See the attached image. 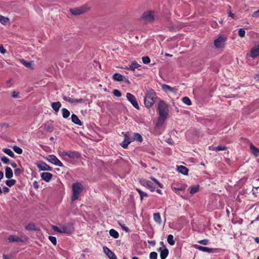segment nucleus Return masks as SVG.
<instances>
[{"instance_id": "12", "label": "nucleus", "mask_w": 259, "mask_h": 259, "mask_svg": "<svg viewBox=\"0 0 259 259\" xmlns=\"http://www.w3.org/2000/svg\"><path fill=\"white\" fill-rule=\"evenodd\" d=\"M26 240V238L24 237H20L16 235H10L7 240L9 243H12L14 242H21L25 241Z\"/></svg>"}, {"instance_id": "4", "label": "nucleus", "mask_w": 259, "mask_h": 259, "mask_svg": "<svg viewBox=\"0 0 259 259\" xmlns=\"http://www.w3.org/2000/svg\"><path fill=\"white\" fill-rule=\"evenodd\" d=\"M159 115L161 116L168 115V106L163 100H160L158 105Z\"/></svg>"}, {"instance_id": "61", "label": "nucleus", "mask_w": 259, "mask_h": 259, "mask_svg": "<svg viewBox=\"0 0 259 259\" xmlns=\"http://www.w3.org/2000/svg\"><path fill=\"white\" fill-rule=\"evenodd\" d=\"M120 226L126 232L128 231V228L125 226L124 225H121V224H119Z\"/></svg>"}, {"instance_id": "34", "label": "nucleus", "mask_w": 259, "mask_h": 259, "mask_svg": "<svg viewBox=\"0 0 259 259\" xmlns=\"http://www.w3.org/2000/svg\"><path fill=\"white\" fill-rule=\"evenodd\" d=\"M109 234L110 236L113 237L115 239H117L119 237V233L115 230L112 229L109 231Z\"/></svg>"}, {"instance_id": "24", "label": "nucleus", "mask_w": 259, "mask_h": 259, "mask_svg": "<svg viewBox=\"0 0 259 259\" xmlns=\"http://www.w3.org/2000/svg\"><path fill=\"white\" fill-rule=\"evenodd\" d=\"M145 186H147L151 192L155 191V187L153 186V184L150 181H146L143 184Z\"/></svg>"}, {"instance_id": "7", "label": "nucleus", "mask_w": 259, "mask_h": 259, "mask_svg": "<svg viewBox=\"0 0 259 259\" xmlns=\"http://www.w3.org/2000/svg\"><path fill=\"white\" fill-rule=\"evenodd\" d=\"M87 11V8L86 6H84L70 9V13L73 15H77L83 14Z\"/></svg>"}, {"instance_id": "18", "label": "nucleus", "mask_w": 259, "mask_h": 259, "mask_svg": "<svg viewBox=\"0 0 259 259\" xmlns=\"http://www.w3.org/2000/svg\"><path fill=\"white\" fill-rule=\"evenodd\" d=\"M54 126L53 124V122L51 121H47L45 124V130L49 132H52L53 131Z\"/></svg>"}, {"instance_id": "37", "label": "nucleus", "mask_w": 259, "mask_h": 259, "mask_svg": "<svg viewBox=\"0 0 259 259\" xmlns=\"http://www.w3.org/2000/svg\"><path fill=\"white\" fill-rule=\"evenodd\" d=\"M61 111L62 112V116L64 118H67L69 116L70 113L68 109L62 108Z\"/></svg>"}, {"instance_id": "11", "label": "nucleus", "mask_w": 259, "mask_h": 259, "mask_svg": "<svg viewBox=\"0 0 259 259\" xmlns=\"http://www.w3.org/2000/svg\"><path fill=\"white\" fill-rule=\"evenodd\" d=\"M61 156L65 159V156H68L71 158H78L80 157V154L76 151H64L62 152Z\"/></svg>"}, {"instance_id": "19", "label": "nucleus", "mask_w": 259, "mask_h": 259, "mask_svg": "<svg viewBox=\"0 0 259 259\" xmlns=\"http://www.w3.org/2000/svg\"><path fill=\"white\" fill-rule=\"evenodd\" d=\"M71 121L74 124H76L78 125H82V122L78 118V117H77V116L76 115H75L74 114H72L71 115Z\"/></svg>"}, {"instance_id": "43", "label": "nucleus", "mask_w": 259, "mask_h": 259, "mask_svg": "<svg viewBox=\"0 0 259 259\" xmlns=\"http://www.w3.org/2000/svg\"><path fill=\"white\" fill-rule=\"evenodd\" d=\"M198 189H199V186L198 185L192 187L191 188V190H190V193L191 194H193L195 193L196 192H197L198 191Z\"/></svg>"}, {"instance_id": "25", "label": "nucleus", "mask_w": 259, "mask_h": 259, "mask_svg": "<svg viewBox=\"0 0 259 259\" xmlns=\"http://www.w3.org/2000/svg\"><path fill=\"white\" fill-rule=\"evenodd\" d=\"M13 173L12 169L10 167H6L5 169V176L7 179H11L13 177Z\"/></svg>"}, {"instance_id": "16", "label": "nucleus", "mask_w": 259, "mask_h": 259, "mask_svg": "<svg viewBox=\"0 0 259 259\" xmlns=\"http://www.w3.org/2000/svg\"><path fill=\"white\" fill-rule=\"evenodd\" d=\"M194 246H195V248H196L199 250H201L202 251H203V252H213V250H214V249H213V248H209L207 247L202 246H200L198 245H195Z\"/></svg>"}, {"instance_id": "32", "label": "nucleus", "mask_w": 259, "mask_h": 259, "mask_svg": "<svg viewBox=\"0 0 259 259\" xmlns=\"http://www.w3.org/2000/svg\"><path fill=\"white\" fill-rule=\"evenodd\" d=\"M140 65L137 63L136 61H133L131 65L130 66L129 68H127V69H130L132 71H135L136 68H138Z\"/></svg>"}, {"instance_id": "23", "label": "nucleus", "mask_w": 259, "mask_h": 259, "mask_svg": "<svg viewBox=\"0 0 259 259\" xmlns=\"http://www.w3.org/2000/svg\"><path fill=\"white\" fill-rule=\"evenodd\" d=\"M112 79L117 81H122L124 80V76L118 73H114L112 76Z\"/></svg>"}, {"instance_id": "20", "label": "nucleus", "mask_w": 259, "mask_h": 259, "mask_svg": "<svg viewBox=\"0 0 259 259\" xmlns=\"http://www.w3.org/2000/svg\"><path fill=\"white\" fill-rule=\"evenodd\" d=\"M162 89L165 92H167L168 91H169L170 92H172L173 93H176L177 91V89L176 88H171L168 85L163 84L161 85Z\"/></svg>"}, {"instance_id": "1", "label": "nucleus", "mask_w": 259, "mask_h": 259, "mask_svg": "<svg viewBox=\"0 0 259 259\" xmlns=\"http://www.w3.org/2000/svg\"><path fill=\"white\" fill-rule=\"evenodd\" d=\"M157 97L155 91L152 89L147 91L144 99V104L147 108H150L155 103Z\"/></svg>"}, {"instance_id": "49", "label": "nucleus", "mask_w": 259, "mask_h": 259, "mask_svg": "<svg viewBox=\"0 0 259 259\" xmlns=\"http://www.w3.org/2000/svg\"><path fill=\"white\" fill-rule=\"evenodd\" d=\"M113 94L115 96L117 97H120L121 96V92L117 89H115L113 90Z\"/></svg>"}, {"instance_id": "47", "label": "nucleus", "mask_w": 259, "mask_h": 259, "mask_svg": "<svg viewBox=\"0 0 259 259\" xmlns=\"http://www.w3.org/2000/svg\"><path fill=\"white\" fill-rule=\"evenodd\" d=\"M245 34V31L244 30V29L241 28V29H239L238 35L240 37H244Z\"/></svg>"}, {"instance_id": "36", "label": "nucleus", "mask_w": 259, "mask_h": 259, "mask_svg": "<svg viewBox=\"0 0 259 259\" xmlns=\"http://www.w3.org/2000/svg\"><path fill=\"white\" fill-rule=\"evenodd\" d=\"M3 151L5 152L6 154H8L10 157L14 158L15 155L11 149L8 148H4L3 149Z\"/></svg>"}, {"instance_id": "35", "label": "nucleus", "mask_w": 259, "mask_h": 259, "mask_svg": "<svg viewBox=\"0 0 259 259\" xmlns=\"http://www.w3.org/2000/svg\"><path fill=\"white\" fill-rule=\"evenodd\" d=\"M167 241L168 244L170 245H174L175 243V241L174 239V236L171 234H169L167 236Z\"/></svg>"}, {"instance_id": "15", "label": "nucleus", "mask_w": 259, "mask_h": 259, "mask_svg": "<svg viewBox=\"0 0 259 259\" xmlns=\"http://www.w3.org/2000/svg\"><path fill=\"white\" fill-rule=\"evenodd\" d=\"M250 56L252 58H255L259 56V45L251 49Z\"/></svg>"}, {"instance_id": "8", "label": "nucleus", "mask_w": 259, "mask_h": 259, "mask_svg": "<svg viewBox=\"0 0 259 259\" xmlns=\"http://www.w3.org/2000/svg\"><path fill=\"white\" fill-rule=\"evenodd\" d=\"M46 159L48 161H49L50 162H51L56 165H57V166H59L60 167L63 166V163L54 155H49L48 157L46 158Z\"/></svg>"}, {"instance_id": "17", "label": "nucleus", "mask_w": 259, "mask_h": 259, "mask_svg": "<svg viewBox=\"0 0 259 259\" xmlns=\"http://www.w3.org/2000/svg\"><path fill=\"white\" fill-rule=\"evenodd\" d=\"M52 177L53 175L50 172H44L41 174V179L47 182H49Z\"/></svg>"}, {"instance_id": "28", "label": "nucleus", "mask_w": 259, "mask_h": 259, "mask_svg": "<svg viewBox=\"0 0 259 259\" xmlns=\"http://www.w3.org/2000/svg\"><path fill=\"white\" fill-rule=\"evenodd\" d=\"M25 228L26 230L29 231H36L37 230V227L33 223H29Z\"/></svg>"}, {"instance_id": "27", "label": "nucleus", "mask_w": 259, "mask_h": 259, "mask_svg": "<svg viewBox=\"0 0 259 259\" xmlns=\"http://www.w3.org/2000/svg\"><path fill=\"white\" fill-rule=\"evenodd\" d=\"M61 107V103L60 102H53L52 103V107L55 112H58Z\"/></svg>"}, {"instance_id": "29", "label": "nucleus", "mask_w": 259, "mask_h": 259, "mask_svg": "<svg viewBox=\"0 0 259 259\" xmlns=\"http://www.w3.org/2000/svg\"><path fill=\"white\" fill-rule=\"evenodd\" d=\"M20 61L27 68L29 69H33L31 62H27L23 59H20Z\"/></svg>"}, {"instance_id": "60", "label": "nucleus", "mask_w": 259, "mask_h": 259, "mask_svg": "<svg viewBox=\"0 0 259 259\" xmlns=\"http://www.w3.org/2000/svg\"><path fill=\"white\" fill-rule=\"evenodd\" d=\"M33 187L36 188V189H37L39 187V185L38 184V183L36 182V181H34L33 183Z\"/></svg>"}, {"instance_id": "56", "label": "nucleus", "mask_w": 259, "mask_h": 259, "mask_svg": "<svg viewBox=\"0 0 259 259\" xmlns=\"http://www.w3.org/2000/svg\"><path fill=\"white\" fill-rule=\"evenodd\" d=\"M0 52L2 54H4L6 52V50L2 45L0 46Z\"/></svg>"}, {"instance_id": "41", "label": "nucleus", "mask_w": 259, "mask_h": 259, "mask_svg": "<svg viewBox=\"0 0 259 259\" xmlns=\"http://www.w3.org/2000/svg\"><path fill=\"white\" fill-rule=\"evenodd\" d=\"M13 149L16 153L19 154H21L23 152L22 149L17 146H13Z\"/></svg>"}, {"instance_id": "57", "label": "nucleus", "mask_w": 259, "mask_h": 259, "mask_svg": "<svg viewBox=\"0 0 259 259\" xmlns=\"http://www.w3.org/2000/svg\"><path fill=\"white\" fill-rule=\"evenodd\" d=\"M174 189L175 190H180V191H182V190H184L185 189V187H184V186H182V187H179V188H174Z\"/></svg>"}, {"instance_id": "42", "label": "nucleus", "mask_w": 259, "mask_h": 259, "mask_svg": "<svg viewBox=\"0 0 259 259\" xmlns=\"http://www.w3.org/2000/svg\"><path fill=\"white\" fill-rule=\"evenodd\" d=\"M23 169L21 168H16L14 170V173L16 176H19L23 172Z\"/></svg>"}, {"instance_id": "48", "label": "nucleus", "mask_w": 259, "mask_h": 259, "mask_svg": "<svg viewBox=\"0 0 259 259\" xmlns=\"http://www.w3.org/2000/svg\"><path fill=\"white\" fill-rule=\"evenodd\" d=\"M50 241L54 245H56L57 244V239L55 237L50 236L49 237Z\"/></svg>"}, {"instance_id": "50", "label": "nucleus", "mask_w": 259, "mask_h": 259, "mask_svg": "<svg viewBox=\"0 0 259 259\" xmlns=\"http://www.w3.org/2000/svg\"><path fill=\"white\" fill-rule=\"evenodd\" d=\"M84 100L83 99H72V101L71 103H83Z\"/></svg>"}, {"instance_id": "58", "label": "nucleus", "mask_w": 259, "mask_h": 259, "mask_svg": "<svg viewBox=\"0 0 259 259\" xmlns=\"http://www.w3.org/2000/svg\"><path fill=\"white\" fill-rule=\"evenodd\" d=\"M253 17H259V10L257 11H256L253 13L252 14Z\"/></svg>"}, {"instance_id": "21", "label": "nucleus", "mask_w": 259, "mask_h": 259, "mask_svg": "<svg viewBox=\"0 0 259 259\" xmlns=\"http://www.w3.org/2000/svg\"><path fill=\"white\" fill-rule=\"evenodd\" d=\"M177 170L180 173L184 175H188L189 170L186 167L184 166L181 165L178 166Z\"/></svg>"}, {"instance_id": "13", "label": "nucleus", "mask_w": 259, "mask_h": 259, "mask_svg": "<svg viewBox=\"0 0 259 259\" xmlns=\"http://www.w3.org/2000/svg\"><path fill=\"white\" fill-rule=\"evenodd\" d=\"M37 166L41 170L51 171L52 170V168L51 166L44 162L37 164Z\"/></svg>"}, {"instance_id": "38", "label": "nucleus", "mask_w": 259, "mask_h": 259, "mask_svg": "<svg viewBox=\"0 0 259 259\" xmlns=\"http://www.w3.org/2000/svg\"><path fill=\"white\" fill-rule=\"evenodd\" d=\"M16 183V181L14 179H10V180H7L6 181V184L8 187H10L14 186Z\"/></svg>"}, {"instance_id": "9", "label": "nucleus", "mask_w": 259, "mask_h": 259, "mask_svg": "<svg viewBox=\"0 0 259 259\" xmlns=\"http://www.w3.org/2000/svg\"><path fill=\"white\" fill-rule=\"evenodd\" d=\"M131 133L130 132H127L124 134V141L121 143V146L124 149H125L127 147L129 144H130L132 141V139L130 138Z\"/></svg>"}, {"instance_id": "54", "label": "nucleus", "mask_w": 259, "mask_h": 259, "mask_svg": "<svg viewBox=\"0 0 259 259\" xmlns=\"http://www.w3.org/2000/svg\"><path fill=\"white\" fill-rule=\"evenodd\" d=\"M18 95H19V93L18 92L14 91L12 92V96L13 98H17L18 96Z\"/></svg>"}, {"instance_id": "39", "label": "nucleus", "mask_w": 259, "mask_h": 259, "mask_svg": "<svg viewBox=\"0 0 259 259\" xmlns=\"http://www.w3.org/2000/svg\"><path fill=\"white\" fill-rule=\"evenodd\" d=\"M182 101L184 103L187 105H191L192 104V102L190 99L187 97H184L182 98Z\"/></svg>"}, {"instance_id": "64", "label": "nucleus", "mask_w": 259, "mask_h": 259, "mask_svg": "<svg viewBox=\"0 0 259 259\" xmlns=\"http://www.w3.org/2000/svg\"><path fill=\"white\" fill-rule=\"evenodd\" d=\"M11 165L13 168H16L17 166V165L15 162H12L11 163Z\"/></svg>"}, {"instance_id": "10", "label": "nucleus", "mask_w": 259, "mask_h": 259, "mask_svg": "<svg viewBox=\"0 0 259 259\" xmlns=\"http://www.w3.org/2000/svg\"><path fill=\"white\" fill-rule=\"evenodd\" d=\"M126 98L132 105L137 109H139V106L136 97L130 93L126 94Z\"/></svg>"}, {"instance_id": "55", "label": "nucleus", "mask_w": 259, "mask_h": 259, "mask_svg": "<svg viewBox=\"0 0 259 259\" xmlns=\"http://www.w3.org/2000/svg\"><path fill=\"white\" fill-rule=\"evenodd\" d=\"M1 126L2 128H7L9 127V124L6 123H2Z\"/></svg>"}, {"instance_id": "22", "label": "nucleus", "mask_w": 259, "mask_h": 259, "mask_svg": "<svg viewBox=\"0 0 259 259\" xmlns=\"http://www.w3.org/2000/svg\"><path fill=\"white\" fill-rule=\"evenodd\" d=\"M250 149L251 153L253 154L255 157L259 156V149L254 146L252 144H250Z\"/></svg>"}, {"instance_id": "5", "label": "nucleus", "mask_w": 259, "mask_h": 259, "mask_svg": "<svg viewBox=\"0 0 259 259\" xmlns=\"http://www.w3.org/2000/svg\"><path fill=\"white\" fill-rule=\"evenodd\" d=\"M227 40V37L224 35H220L219 37L214 41V45L216 48H222L225 46V42Z\"/></svg>"}, {"instance_id": "63", "label": "nucleus", "mask_w": 259, "mask_h": 259, "mask_svg": "<svg viewBox=\"0 0 259 259\" xmlns=\"http://www.w3.org/2000/svg\"><path fill=\"white\" fill-rule=\"evenodd\" d=\"M228 15H229V17H231L232 18H234V16H235V14L233 13H232L230 10L228 11Z\"/></svg>"}, {"instance_id": "59", "label": "nucleus", "mask_w": 259, "mask_h": 259, "mask_svg": "<svg viewBox=\"0 0 259 259\" xmlns=\"http://www.w3.org/2000/svg\"><path fill=\"white\" fill-rule=\"evenodd\" d=\"M148 196V194H147L146 193H145V192H143V194H142V195L141 196L140 199H141V200H143V197H147Z\"/></svg>"}, {"instance_id": "46", "label": "nucleus", "mask_w": 259, "mask_h": 259, "mask_svg": "<svg viewBox=\"0 0 259 259\" xmlns=\"http://www.w3.org/2000/svg\"><path fill=\"white\" fill-rule=\"evenodd\" d=\"M149 258L150 259H157V253L155 251L151 252L150 253Z\"/></svg>"}, {"instance_id": "44", "label": "nucleus", "mask_w": 259, "mask_h": 259, "mask_svg": "<svg viewBox=\"0 0 259 259\" xmlns=\"http://www.w3.org/2000/svg\"><path fill=\"white\" fill-rule=\"evenodd\" d=\"M9 21V19L5 18L4 16H0V22L3 24H6Z\"/></svg>"}, {"instance_id": "31", "label": "nucleus", "mask_w": 259, "mask_h": 259, "mask_svg": "<svg viewBox=\"0 0 259 259\" xmlns=\"http://www.w3.org/2000/svg\"><path fill=\"white\" fill-rule=\"evenodd\" d=\"M133 141H137L140 142H142L143 141V138L142 136L139 133H135L133 138H132Z\"/></svg>"}, {"instance_id": "26", "label": "nucleus", "mask_w": 259, "mask_h": 259, "mask_svg": "<svg viewBox=\"0 0 259 259\" xmlns=\"http://www.w3.org/2000/svg\"><path fill=\"white\" fill-rule=\"evenodd\" d=\"M167 116H161V115H159L157 122L156 123V126H161L162 125L163 123H164V121L166 119Z\"/></svg>"}, {"instance_id": "2", "label": "nucleus", "mask_w": 259, "mask_h": 259, "mask_svg": "<svg viewBox=\"0 0 259 259\" xmlns=\"http://www.w3.org/2000/svg\"><path fill=\"white\" fill-rule=\"evenodd\" d=\"M53 229L55 231L59 233L70 234L73 232L74 227L72 224L68 223L65 224L60 227L56 226H53Z\"/></svg>"}, {"instance_id": "14", "label": "nucleus", "mask_w": 259, "mask_h": 259, "mask_svg": "<svg viewBox=\"0 0 259 259\" xmlns=\"http://www.w3.org/2000/svg\"><path fill=\"white\" fill-rule=\"evenodd\" d=\"M103 250L110 259H117L115 254L107 247L104 246Z\"/></svg>"}, {"instance_id": "6", "label": "nucleus", "mask_w": 259, "mask_h": 259, "mask_svg": "<svg viewBox=\"0 0 259 259\" xmlns=\"http://www.w3.org/2000/svg\"><path fill=\"white\" fill-rule=\"evenodd\" d=\"M142 18L147 22H152L154 21L153 11H150L144 12L142 16Z\"/></svg>"}, {"instance_id": "3", "label": "nucleus", "mask_w": 259, "mask_h": 259, "mask_svg": "<svg viewBox=\"0 0 259 259\" xmlns=\"http://www.w3.org/2000/svg\"><path fill=\"white\" fill-rule=\"evenodd\" d=\"M72 195L71 201H74L78 198L79 194L83 190V186L80 183L76 182L72 184Z\"/></svg>"}, {"instance_id": "62", "label": "nucleus", "mask_w": 259, "mask_h": 259, "mask_svg": "<svg viewBox=\"0 0 259 259\" xmlns=\"http://www.w3.org/2000/svg\"><path fill=\"white\" fill-rule=\"evenodd\" d=\"M3 190H4V192L5 193H8V192H9L10 189H9L8 187H5H5L3 188Z\"/></svg>"}, {"instance_id": "52", "label": "nucleus", "mask_w": 259, "mask_h": 259, "mask_svg": "<svg viewBox=\"0 0 259 259\" xmlns=\"http://www.w3.org/2000/svg\"><path fill=\"white\" fill-rule=\"evenodd\" d=\"M198 242L200 244L206 245L208 243V240L207 239H203L199 241Z\"/></svg>"}, {"instance_id": "51", "label": "nucleus", "mask_w": 259, "mask_h": 259, "mask_svg": "<svg viewBox=\"0 0 259 259\" xmlns=\"http://www.w3.org/2000/svg\"><path fill=\"white\" fill-rule=\"evenodd\" d=\"M1 160L6 164H9L10 163V160L6 156H4L1 158Z\"/></svg>"}, {"instance_id": "40", "label": "nucleus", "mask_w": 259, "mask_h": 259, "mask_svg": "<svg viewBox=\"0 0 259 259\" xmlns=\"http://www.w3.org/2000/svg\"><path fill=\"white\" fill-rule=\"evenodd\" d=\"M227 149V147L225 146L219 145L217 147L213 148V150L216 151H219L221 150H226Z\"/></svg>"}, {"instance_id": "33", "label": "nucleus", "mask_w": 259, "mask_h": 259, "mask_svg": "<svg viewBox=\"0 0 259 259\" xmlns=\"http://www.w3.org/2000/svg\"><path fill=\"white\" fill-rule=\"evenodd\" d=\"M153 219L157 223L160 224L161 223V217L159 212L154 213Z\"/></svg>"}, {"instance_id": "45", "label": "nucleus", "mask_w": 259, "mask_h": 259, "mask_svg": "<svg viewBox=\"0 0 259 259\" xmlns=\"http://www.w3.org/2000/svg\"><path fill=\"white\" fill-rule=\"evenodd\" d=\"M142 60L144 64H148L150 62V59L148 56L143 57Z\"/></svg>"}, {"instance_id": "30", "label": "nucleus", "mask_w": 259, "mask_h": 259, "mask_svg": "<svg viewBox=\"0 0 259 259\" xmlns=\"http://www.w3.org/2000/svg\"><path fill=\"white\" fill-rule=\"evenodd\" d=\"M168 254V250L164 247V249L161 251L160 253V256L161 259H165Z\"/></svg>"}, {"instance_id": "53", "label": "nucleus", "mask_w": 259, "mask_h": 259, "mask_svg": "<svg viewBox=\"0 0 259 259\" xmlns=\"http://www.w3.org/2000/svg\"><path fill=\"white\" fill-rule=\"evenodd\" d=\"M63 99L66 101H67V102H69L70 103H72V99L70 98V97H68L67 96H64L63 97Z\"/></svg>"}]
</instances>
